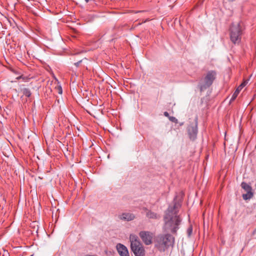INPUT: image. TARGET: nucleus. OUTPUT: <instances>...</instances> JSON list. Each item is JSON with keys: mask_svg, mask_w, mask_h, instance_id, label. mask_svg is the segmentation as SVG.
Wrapping results in <instances>:
<instances>
[{"mask_svg": "<svg viewBox=\"0 0 256 256\" xmlns=\"http://www.w3.org/2000/svg\"><path fill=\"white\" fill-rule=\"evenodd\" d=\"M134 218V215L130 213H123L120 216V218L121 220H124L128 221L133 220Z\"/></svg>", "mask_w": 256, "mask_h": 256, "instance_id": "obj_11", "label": "nucleus"}, {"mask_svg": "<svg viewBox=\"0 0 256 256\" xmlns=\"http://www.w3.org/2000/svg\"><path fill=\"white\" fill-rule=\"evenodd\" d=\"M164 116H166V117H168V118H169V117L170 116H169V114H168L167 112H164Z\"/></svg>", "mask_w": 256, "mask_h": 256, "instance_id": "obj_20", "label": "nucleus"}, {"mask_svg": "<svg viewBox=\"0 0 256 256\" xmlns=\"http://www.w3.org/2000/svg\"><path fill=\"white\" fill-rule=\"evenodd\" d=\"M62 88L61 86L58 87V93L60 94H62Z\"/></svg>", "mask_w": 256, "mask_h": 256, "instance_id": "obj_19", "label": "nucleus"}, {"mask_svg": "<svg viewBox=\"0 0 256 256\" xmlns=\"http://www.w3.org/2000/svg\"><path fill=\"white\" fill-rule=\"evenodd\" d=\"M168 118L172 122H175V123H177L178 122V120L175 117L170 116Z\"/></svg>", "mask_w": 256, "mask_h": 256, "instance_id": "obj_17", "label": "nucleus"}, {"mask_svg": "<svg viewBox=\"0 0 256 256\" xmlns=\"http://www.w3.org/2000/svg\"><path fill=\"white\" fill-rule=\"evenodd\" d=\"M181 207V202L174 200V204L170 206L167 209L164 217V230L165 232H170L176 234L181 224L182 218L178 215Z\"/></svg>", "mask_w": 256, "mask_h": 256, "instance_id": "obj_1", "label": "nucleus"}, {"mask_svg": "<svg viewBox=\"0 0 256 256\" xmlns=\"http://www.w3.org/2000/svg\"><path fill=\"white\" fill-rule=\"evenodd\" d=\"M242 29L240 24H232L230 29V39L234 44H239L241 41Z\"/></svg>", "mask_w": 256, "mask_h": 256, "instance_id": "obj_4", "label": "nucleus"}, {"mask_svg": "<svg viewBox=\"0 0 256 256\" xmlns=\"http://www.w3.org/2000/svg\"><path fill=\"white\" fill-rule=\"evenodd\" d=\"M192 232V226H190L187 230V234L188 236H190Z\"/></svg>", "mask_w": 256, "mask_h": 256, "instance_id": "obj_16", "label": "nucleus"}, {"mask_svg": "<svg viewBox=\"0 0 256 256\" xmlns=\"http://www.w3.org/2000/svg\"><path fill=\"white\" fill-rule=\"evenodd\" d=\"M174 238L170 234H160L156 236L155 240V246L160 251L164 252L170 246H172Z\"/></svg>", "mask_w": 256, "mask_h": 256, "instance_id": "obj_2", "label": "nucleus"}, {"mask_svg": "<svg viewBox=\"0 0 256 256\" xmlns=\"http://www.w3.org/2000/svg\"><path fill=\"white\" fill-rule=\"evenodd\" d=\"M216 72L215 70L208 71L204 78V83L200 86V90L210 87L216 78Z\"/></svg>", "mask_w": 256, "mask_h": 256, "instance_id": "obj_5", "label": "nucleus"}, {"mask_svg": "<svg viewBox=\"0 0 256 256\" xmlns=\"http://www.w3.org/2000/svg\"><path fill=\"white\" fill-rule=\"evenodd\" d=\"M145 210L147 211L146 213V216L148 218L150 219H158L160 218V216L158 215L156 213L153 212L150 210H148L146 208Z\"/></svg>", "mask_w": 256, "mask_h": 256, "instance_id": "obj_10", "label": "nucleus"}, {"mask_svg": "<svg viewBox=\"0 0 256 256\" xmlns=\"http://www.w3.org/2000/svg\"><path fill=\"white\" fill-rule=\"evenodd\" d=\"M248 82L246 81H244L238 86V88L236 89V90L234 91V93L232 96V97L230 100L231 101L234 100L236 98L239 94L240 91L246 84Z\"/></svg>", "mask_w": 256, "mask_h": 256, "instance_id": "obj_9", "label": "nucleus"}, {"mask_svg": "<svg viewBox=\"0 0 256 256\" xmlns=\"http://www.w3.org/2000/svg\"><path fill=\"white\" fill-rule=\"evenodd\" d=\"M252 196H253V193H252V191L247 192L246 194H242V198L244 200L250 199Z\"/></svg>", "mask_w": 256, "mask_h": 256, "instance_id": "obj_13", "label": "nucleus"}, {"mask_svg": "<svg viewBox=\"0 0 256 256\" xmlns=\"http://www.w3.org/2000/svg\"><path fill=\"white\" fill-rule=\"evenodd\" d=\"M242 188L246 192H251L252 191V188L250 186L247 184L245 182H242L241 184Z\"/></svg>", "mask_w": 256, "mask_h": 256, "instance_id": "obj_12", "label": "nucleus"}, {"mask_svg": "<svg viewBox=\"0 0 256 256\" xmlns=\"http://www.w3.org/2000/svg\"><path fill=\"white\" fill-rule=\"evenodd\" d=\"M82 62V60H80L78 61V62H75L74 64L76 66L78 67L80 66V64Z\"/></svg>", "mask_w": 256, "mask_h": 256, "instance_id": "obj_18", "label": "nucleus"}, {"mask_svg": "<svg viewBox=\"0 0 256 256\" xmlns=\"http://www.w3.org/2000/svg\"><path fill=\"white\" fill-rule=\"evenodd\" d=\"M131 250L135 256H144L145 250L142 244L134 235L130 234V236Z\"/></svg>", "mask_w": 256, "mask_h": 256, "instance_id": "obj_3", "label": "nucleus"}, {"mask_svg": "<svg viewBox=\"0 0 256 256\" xmlns=\"http://www.w3.org/2000/svg\"><path fill=\"white\" fill-rule=\"evenodd\" d=\"M198 116L194 120V123L190 125L188 128V132L191 140H194L196 138L198 134Z\"/></svg>", "mask_w": 256, "mask_h": 256, "instance_id": "obj_6", "label": "nucleus"}, {"mask_svg": "<svg viewBox=\"0 0 256 256\" xmlns=\"http://www.w3.org/2000/svg\"><path fill=\"white\" fill-rule=\"evenodd\" d=\"M116 250L120 256H130L128 250L126 246L121 244L116 245Z\"/></svg>", "mask_w": 256, "mask_h": 256, "instance_id": "obj_8", "label": "nucleus"}, {"mask_svg": "<svg viewBox=\"0 0 256 256\" xmlns=\"http://www.w3.org/2000/svg\"><path fill=\"white\" fill-rule=\"evenodd\" d=\"M143 242L146 245L150 244L152 242V234L149 232L142 231L139 234Z\"/></svg>", "mask_w": 256, "mask_h": 256, "instance_id": "obj_7", "label": "nucleus"}, {"mask_svg": "<svg viewBox=\"0 0 256 256\" xmlns=\"http://www.w3.org/2000/svg\"><path fill=\"white\" fill-rule=\"evenodd\" d=\"M22 93L26 96L28 98H30L32 94L30 90L28 88H24L22 90Z\"/></svg>", "mask_w": 256, "mask_h": 256, "instance_id": "obj_14", "label": "nucleus"}, {"mask_svg": "<svg viewBox=\"0 0 256 256\" xmlns=\"http://www.w3.org/2000/svg\"><path fill=\"white\" fill-rule=\"evenodd\" d=\"M85 0V2H86V3H87V2H88L90 1V0Z\"/></svg>", "mask_w": 256, "mask_h": 256, "instance_id": "obj_21", "label": "nucleus"}, {"mask_svg": "<svg viewBox=\"0 0 256 256\" xmlns=\"http://www.w3.org/2000/svg\"><path fill=\"white\" fill-rule=\"evenodd\" d=\"M16 79L18 80L22 79V80L23 81H27L30 78H28V77H27V76H24L23 75H20V76L16 77Z\"/></svg>", "mask_w": 256, "mask_h": 256, "instance_id": "obj_15", "label": "nucleus"}]
</instances>
